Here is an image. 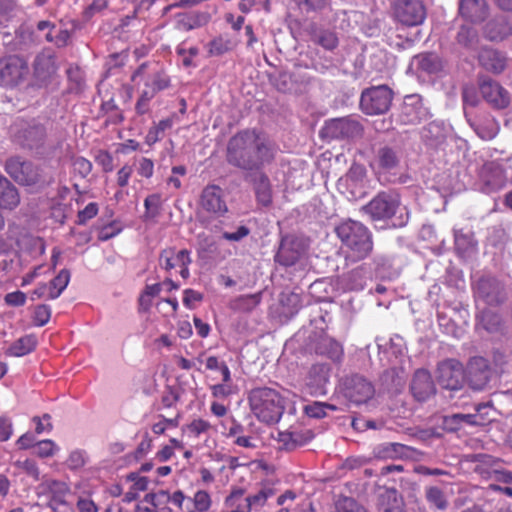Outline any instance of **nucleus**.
Returning <instances> with one entry per match:
<instances>
[{
    "mask_svg": "<svg viewBox=\"0 0 512 512\" xmlns=\"http://www.w3.org/2000/svg\"><path fill=\"white\" fill-rule=\"evenodd\" d=\"M304 250L305 246L301 239L288 235L282 238L275 259L283 266H292L299 260Z\"/></svg>",
    "mask_w": 512,
    "mask_h": 512,
    "instance_id": "obj_15",
    "label": "nucleus"
},
{
    "mask_svg": "<svg viewBox=\"0 0 512 512\" xmlns=\"http://www.w3.org/2000/svg\"><path fill=\"white\" fill-rule=\"evenodd\" d=\"M475 297L488 305H497L504 299L503 287L495 278L483 277L476 283Z\"/></svg>",
    "mask_w": 512,
    "mask_h": 512,
    "instance_id": "obj_16",
    "label": "nucleus"
},
{
    "mask_svg": "<svg viewBox=\"0 0 512 512\" xmlns=\"http://www.w3.org/2000/svg\"><path fill=\"white\" fill-rule=\"evenodd\" d=\"M43 486L51 494L49 505H66L65 497L70 493V487L67 483L60 480L46 479Z\"/></svg>",
    "mask_w": 512,
    "mask_h": 512,
    "instance_id": "obj_31",
    "label": "nucleus"
},
{
    "mask_svg": "<svg viewBox=\"0 0 512 512\" xmlns=\"http://www.w3.org/2000/svg\"><path fill=\"white\" fill-rule=\"evenodd\" d=\"M19 203L20 196L17 188L6 177L0 175V207L13 210Z\"/></svg>",
    "mask_w": 512,
    "mask_h": 512,
    "instance_id": "obj_27",
    "label": "nucleus"
},
{
    "mask_svg": "<svg viewBox=\"0 0 512 512\" xmlns=\"http://www.w3.org/2000/svg\"><path fill=\"white\" fill-rule=\"evenodd\" d=\"M173 121L170 118L159 121L151 127L146 135V143L152 145L162 139L164 132L172 127Z\"/></svg>",
    "mask_w": 512,
    "mask_h": 512,
    "instance_id": "obj_44",
    "label": "nucleus"
},
{
    "mask_svg": "<svg viewBox=\"0 0 512 512\" xmlns=\"http://www.w3.org/2000/svg\"><path fill=\"white\" fill-rule=\"evenodd\" d=\"M374 394V386L362 376L353 375L345 381L344 395L356 405L367 403Z\"/></svg>",
    "mask_w": 512,
    "mask_h": 512,
    "instance_id": "obj_12",
    "label": "nucleus"
},
{
    "mask_svg": "<svg viewBox=\"0 0 512 512\" xmlns=\"http://www.w3.org/2000/svg\"><path fill=\"white\" fill-rule=\"evenodd\" d=\"M428 114L419 95H408L401 105L398 120L404 125L417 124L426 119Z\"/></svg>",
    "mask_w": 512,
    "mask_h": 512,
    "instance_id": "obj_14",
    "label": "nucleus"
},
{
    "mask_svg": "<svg viewBox=\"0 0 512 512\" xmlns=\"http://www.w3.org/2000/svg\"><path fill=\"white\" fill-rule=\"evenodd\" d=\"M15 475H25L34 482L41 479V473L37 462L31 458L17 459L12 463Z\"/></svg>",
    "mask_w": 512,
    "mask_h": 512,
    "instance_id": "obj_32",
    "label": "nucleus"
},
{
    "mask_svg": "<svg viewBox=\"0 0 512 512\" xmlns=\"http://www.w3.org/2000/svg\"><path fill=\"white\" fill-rule=\"evenodd\" d=\"M37 341L34 336L26 335L16 340L6 351L8 356L22 357L32 352Z\"/></svg>",
    "mask_w": 512,
    "mask_h": 512,
    "instance_id": "obj_35",
    "label": "nucleus"
},
{
    "mask_svg": "<svg viewBox=\"0 0 512 512\" xmlns=\"http://www.w3.org/2000/svg\"><path fill=\"white\" fill-rule=\"evenodd\" d=\"M479 61L486 70L493 73H501L506 66V57L493 49H483Z\"/></svg>",
    "mask_w": 512,
    "mask_h": 512,
    "instance_id": "obj_30",
    "label": "nucleus"
},
{
    "mask_svg": "<svg viewBox=\"0 0 512 512\" xmlns=\"http://www.w3.org/2000/svg\"><path fill=\"white\" fill-rule=\"evenodd\" d=\"M248 403L256 419L266 425L278 423L285 410L283 397L270 387L252 389L248 394Z\"/></svg>",
    "mask_w": 512,
    "mask_h": 512,
    "instance_id": "obj_2",
    "label": "nucleus"
},
{
    "mask_svg": "<svg viewBox=\"0 0 512 512\" xmlns=\"http://www.w3.org/2000/svg\"><path fill=\"white\" fill-rule=\"evenodd\" d=\"M366 177V169L362 165L354 164L346 174V184L352 188H358L363 186L364 179Z\"/></svg>",
    "mask_w": 512,
    "mask_h": 512,
    "instance_id": "obj_45",
    "label": "nucleus"
},
{
    "mask_svg": "<svg viewBox=\"0 0 512 512\" xmlns=\"http://www.w3.org/2000/svg\"><path fill=\"white\" fill-rule=\"evenodd\" d=\"M5 170L19 185L41 188L49 183L44 170L30 161L12 157L6 161Z\"/></svg>",
    "mask_w": 512,
    "mask_h": 512,
    "instance_id": "obj_4",
    "label": "nucleus"
},
{
    "mask_svg": "<svg viewBox=\"0 0 512 512\" xmlns=\"http://www.w3.org/2000/svg\"><path fill=\"white\" fill-rule=\"evenodd\" d=\"M410 390L416 400H428L436 392L431 374L425 369L416 370L411 381Z\"/></svg>",
    "mask_w": 512,
    "mask_h": 512,
    "instance_id": "obj_19",
    "label": "nucleus"
},
{
    "mask_svg": "<svg viewBox=\"0 0 512 512\" xmlns=\"http://www.w3.org/2000/svg\"><path fill=\"white\" fill-rule=\"evenodd\" d=\"M273 495V489L265 487L260 489L257 493L247 496L251 510L263 507L267 500Z\"/></svg>",
    "mask_w": 512,
    "mask_h": 512,
    "instance_id": "obj_50",
    "label": "nucleus"
},
{
    "mask_svg": "<svg viewBox=\"0 0 512 512\" xmlns=\"http://www.w3.org/2000/svg\"><path fill=\"white\" fill-rule=\"evenodd\" d=\"M198 205V214L203 220L219 218L228 212L224 191L215 184L203 188Z\"/></svg>",
    "mask_w": 512,
    "mask_h": 512,
    "instance_id": "obj_5",
    "label": "nucleus"
},
{
    "mask_svg": "<svg viewBox=\"0 0 512 512\" xmlns=\"http://www.w3.org/2000/svg\"><path fill=\"white\" fill-rule=\"evenodd\" d=\"M203 300V295L193 289H185L183 291V304L188 309H194L196 303L201 302Z\"/></svg>",
    "mask_w": 512,
    "mask_h": 512,
    "instance_id": "obj_60",
    "label": "nucleus"
},
{
    "mask_svg": "<svg viewBox=\"0 0 512 512\" xmlns=\"http://www.w3.org/2000/svg\"><path fill=\"white\" fill-rule=\"evenodd\" d=\"M28 72L27 63L18 56L0 60V81L4 86L18 85L27 76Z\"/></svg>",
    "mask_w": 512,
    "mask_h": 512,
    "instance_id": "obj_10",
    "label": "nucleus"
},
{
    "mask_svg": "<svg viewBox=\"0 0 512 512\" xmlns=\"http://www.w3.org/2000/svg\"><path fill=\"white\" fill-rule=\"evenodd\" d=\"M418 453L414 448L400 443H385L376 449V455L383 459L412 458Z\"/></svg>",
    "mask_w": 512,
    "mask_h": 512,
    "instance_id": "obj_26",
    "label": "nucleus"
},
{
    "mask_svg": "<svg viewBox=\"0 0 512 512\" xmlns=\"http://www.w3.org/2000/svg\"><path fill=\"white\" fill-rule=\"evenodd\" d=\"M362 131V126L357 120L339 118L327 122L322 133L331 139H353L361 136Z\"/></svg>",
    "mask_w": 512,
    "mask_h": 512,
    "instance_id": "obj_13",
    "label": "nucleus"
},
{
    "mask_svg": "<svg viewBox=\"0 0 512 512\" xmlns=\"http://www.w3.org/2000/svg\"><path fill=\"white\" fill-rule=\"evenodd\" d=\"M476 327L492 336H501L506 329L500 315L490 309H484L478 314Z\"/></svg>",
    "mask_w": 512,
    "mask_h": 512,
    "instance_id": "obj_22",
    "label": "nucleus"
},
{
    "mask_svg": "<svg viewBox=\"0 0 512 512\" xmlns=\"http://www.w3.org/2000/svg\"><path fill=\"white\" fill-rule=\"evenodd\" d=\"M73 168L82 177H86L92 171V164L83 157H77L73 161Z\"/></svg>",
    "mask_w": 512,
    "mask_h": 512,
    "instance_id": "obj_62",
    "label": "nucleus"
},
{
    "mask_svg": "<svg viewBox=\"0 0 512 512\" xmlns=\"http://www.w3.org/2000/svg\"><path fill=\"white\" fill-rule=\"evenodd\" d=\"M257 199L263 205H269L271 203V189L269 179L265 175H261L256 185Z\"/></svg>",
    "mask_w": 512,
    "mask_h": 512,
    "instance_id": "obj_47",
    "label": "nucleus"
},
{
    "mask_svg": "<svg viewBox=\"0 0 512 512\" xmlns=\"http://www.w3.org/2000/svg\"><path fill=\"white\" fill-rule=\"evenodd\" d=\"M51 317V308L48 305H38L34 311V322L37 326H44Z\"/></svg>",
    "mask_w": 512,
    "mask_h": 512,
    "instance_id": "obj_57",
    "label": "nucleus"
},
{
    "mask_svg": "<svg viewBox=\"0 0 512 512\" xmlns=\"http://www.w3.org/2000/svg\"><path fill=\"white\" fill-rule=\"evenodd\" d=\"M13 434L12 420L7 416L0 417V442L8 441Z\"/></svg>",
    "mask_w": 512,
    "mask_h": 512,
    "instance_id": "obj_61",
    "label": "nucleus"
},
{
    "mask_svg": "<svg viewBox=\"0 0 512 512\" xmlns=\"http://www.w3.org/2000/svg\"><path fill=\"white\" fill-rule=\"evenodd\" d=\"M400 205L398 194L391 191L378 193L363 210L374 221L386 220L393 217Z\"/></svg>",
    "mask_w": 512,
    "mask_h": 512,
    "instance_id": "obj_7",
    "label": "nucleus"
},
{
    "mask_svg": "<svg viewBox=\"0 0 512 512\" xmlns=\"http://www.w3.org/2000/svg\"><path fill=\"white\" fill-rule=\"evenodd\" d=\"M437 380L441 387L448 390H459L464 383V369L460 362L449 359L439 364Z\"/></svg>",
    "mask_w": 512,
    "mask_h": 512,
    "instance_id": "obj_11",
    "label": "nucleus"
},
{
    "mask_svg": "<svg viewBox=\"0 0 512 512\" xmlns=\"http://www.w3.org/2000/svg\"><path fill=\"white\" fill-rule=\"evenodd\" d=\"M425 495L431 506L439 510H445L448 507L447 498L440 488L435 486L428 487L425 491Z\"/></svg>",
    "mask_w": 512,
    "mask_h": 512,
    "instance_id": "obj_42",
    "label": "nucleus"
},
{
    "mask_svg": "<svg viewBox=\"0 0 512 512\" xmlns=\"http://www.w3.org/2000/svg\"><path fill=\"white\" fill-rule=\"evenodd\" d=\"M147 65L144 63L133 73L132 80L136 81L138 77H143L145 87L153 90L155 94L166 89L170 85V79L163 70H153L145 73Z\"/></svg>",
    "mask_w": 512,
    "mask_h": 512,
    "instance_id": "obj_21",
    "label": "nucleus"
},
{
    "mask_svg": "<svg viewBox=\"0 0 512 512\" xmlns=\"http://www.w3.org/2000/svg\"><path fill=\"white\" fill-rule=\"evenodd\" d=\"M476 37L475 31L470 27H461L457 34V40L460 44L464 46H469L472 44L473 40Z\"/></svg>",
    "mask_w": 512,
    "mask_h": 512,
    "instance_id": "obj_64",
    "label": "nucleus"
},
{
    "mask_svg": "<svg viewBox=\"0 0 512 512\" xmlns=\"http://www.w3.org/2000/svg\"><path fill=\"white\" fill-rule=\"evenodd\" d=\"M474 461L477 463L475 472L486 479L492 478L499 466V461L487 454L475 455Z\"/></svg>",
    "mask_w": 512,
    "mask_h": 512,
    "instance_id": "obj_34",
    "label": "nucleus"
},
{
    "mask_svg": "<svg viewBox=\"0 0 512 512\" xmlns=\"http://www.w3.org/2000/svg\"><path fill=\"white\" fill-rule=\"evenodd\" d=\"M491 370L483 357H474L468 365V381L472 389L483 390L490 381Z\"/></svg>",
    "mask_w": 512,
    "mask_h": 512,
    "instance_id": "obj_18",
    "label": "nucleus"
},
{
    "mask_svg": "<svg viewBox=\"0 0 512 512\" xmlns=\"http://www.w3.org/2000/svg\"><path fill=\"white\" fill-rule=\"evenodd\" d=\"M480 92L483 98L495 108H505L510 102L509 93L496 81L483 80L480 84Z\"/></svg>",
    "mask_w": 512,
    "mask_h": 512,
    "instance_id": "obj_20",
    "label": "nucleus"
},
{
    "mask_svg": "<svg viewBox=\"0 0 512 512\" xmlns=\"http://www.w3.org/2000/svg\"><path fill=\"white\" fill-rule=\"evenodd\" d=\"M233 48L231 40L218 37L213 39L208 44V52L212 56H220Z\"/></svg>",
    "mask_w": 512,
    "mask_h": 512,
    "instance_id": "obj_49",
    "label": "nucleus"
},
{
    "mask_svg": "<svg viewBox=\"0 0 512 512\" xmlns=\"http://www.w3.org/2000/svg\"><path fill=\"white\" fill-rule=\"evenodd\" d=\"M339 512H368L363 506L359 505L353 498L344 497L337 503Z\"/></svg>",
    "mask_w": 512,
    "mask_h": 512,
    "instance_id": "obj_55",
    "label": "nucleus"
},
{
    "mask_svg": "<svg viewBox=\"0 0 512 512\" xmlns=\"http://www.w3.org/2000/svg\"><path fill=\"white\" fill-rule=\"evenodd\" d=\"M277 149L265 136L255 130H244L228 142L226 158L229 164L242 170H260L273 161Z\"/></svg>",
    "mask_w": 512,
    "mask_h": 512,
    "instance_id": "obj_1",
    "label": "nucleus"
},
{
    "mask_svg": "<svg viewBox=\"0 0 512 512\" xmlns=\"http://www.w3.org/2000/svg\"><path fill=\"white\" fill-rule=\"evenodd\" d=\"M447 424L455 425H479L481 422L478 420L476 414H453L446 418Z\"/></svg>",
    "mask_w": 512,
    "mask_h": 512,
    "instance_id": "obj_53",
    "label": "nucleus"
},
{
    "mask_svg": "<svg viewBox=\"0 0 512 512\" xmlns=\"http://www.w3.org/2000/svg\"><path fill=\"white\" fill-rule=\"evenodd\" d=\"M60 447L51 439L37 441L34 448V454L39 458H51L58 454Z\"/></svg>",
    "mask_w": 512,
    "mask_h": 512,
    "instance_id": "obj_41",
    "label": "nucleus"
},
{
    "mask_svg": "<svg viewBox=\"0 0 512 512\" xmlns=\"http://www.w3.org/2000/svg\"><path fill=\"white\" fill-rule=\"evenodd\" d=\"M191 263L190 252L186 249L177 251L175 248H167L159 255V266L165 271Z\"/></svg>",
    "mask_w": 512,
    "mask_h": 512,
    "instance_id": "obj_23",
    "label": "nucleus"
},
{
    "mask_svg": "<svg viewBox=\"0 0 512 512\" xmlns=\"http://www.w3.org/2000/svg\"><path fill=\"white\" fill-rule=\"evenodd\" d=\"M378 512H406L402 496L394 488H386L379 494Z\"/></svg>",
    "mask_w": 512,
    "mask_h": 512,
    "instance_id": "obj_25",
    "label": "nucleus"
},
{
    "mask_svg": "<svg viewBox=\"0 0 512 512\" xmlns=\"http://www.w3.org/2000/svg\"><path fill=\"white\" fill-rule=\"evenodd\" d=\"M276 440L281 444V448L286 450H292L301 444L299 434L288 431H279Z\"/></svg>",
    "mask_w": 512,
    "mask_h": 512,
    "instance_id": "obj_52",
    "label": "nucleus"
},
{
    "mask_svg": "<svg viewBox=\"0 0 512 512\" xmlns=\"http://www.w3.org/2000/svg\"><path fill=\"white\" fill-rule=\"evenodd\" d=\"M393 94L385 85L371 87L362 92L360 106L368 115L383 114L390 108Z\"/></svg>",
    "mask_w": 512,
    "mask_h": 512,
    "instance_id": "obj_6",
    "label": "nucleus"
},
{
    "mask_svg": "<svg viewBox=\"0 0 512 512\" xmlns=\"http://www.w3.org/2000/svg\"><path fill=\"white\" fill-rule=\"evenodd\" d=\"M279 302L282 306V313L286 316L294 315L301 307V299L299 294L293 292L281 293Z\"/></svg>",
    "mask_w": 512,
    "mask_h": 512,
    "instance_id": "obj_40",
    "label": "nucleus"
},
{
    "mask_svg": "<svg viewBox=\"0 0 512 512\" xmlns=\"http://www.w3.org/2000/svg\"><path fill=\"white\" fill-rule=\"evenodd\" d=\"M481 190L486 194L496 193L507 185V175L502 163L486 162L480 171Z\"/></svg>",
    "mask_w": 512,
    "mask_h": 512,
    "instance_id": "obj_9",
    "label": "nucleus"
},
{
    "mask_svg": "<svg viewBox=\"0 0 512 512\" xmlns=\"http://www.w3.org/2000/svg\"><path fill=\"white\" fill-rule=\"evenodd\" d=\"M327 409L335 411L337 408L334 405L323 402H313L304 407L307 416L317 419L325 417L327 415Z\"/></svg>",
    "mask_w": 512,
    "mask_h": 512,
    "instance_id": "obj_48",
    "label": "nucleus"
},
{
    "mask_svg": "<svg viewBox=\"0 0 512 512\" xmlns=\"http://www.w3.org/2000/svg\"><path fill=\"white\" fill-rule=\"evenodd\" d=\"M210 20L207 12H196L189 17L188 29H194L206 25Z\"/></svg>",
    "mask_w": 512,
    "mask_h": 512,
    "instance_id": "obj_63",
    "label": "nucleus"
},
{
    "mask_svg": "<svg viewBox=\"0 0 512 512\" xmlns=\"http://www.w3.org/2000/svg\"><path fill=\"white\" fill-rule=\"evenodd\" d=\"M392 9L395 20L408 27L421 25L426 19V8L420 0H395Z\"/></svg>",
    "mask_w": 512,
    "mask_h": 512,
    "instance_id": "obj_8",
    "label": "nucleus"
},
{
    "mask_svg": "<svg viewBox=\"0 0 512 512\" xmlns=\"http://www.w3.org/2000/svg\"><path fill=\"white\" fill-rule=\"evenodd\" d=\"M70 281V272L67 269H62L58 275L53 278L49 283L48 299H57L62 292L66 289Z\"/></svg>",
    "mask_w": 512,
    "mask_h": 512,
    "instance_id": "obj_39",
    "label": "nucleus"
},
{
    "mask_svg": "<svg viewBox=\"0 0 512 512\" xmlns=\"http://www.w3.org/2000/svg\"><path fill=\"white\" fill-rule=\"evenodd\" d=\"M57 71V65L54 55L45 51L38 54L34 60V75L40 82H45L52 78Z\"/></svg>",
    "mask_w": 512,
    "mask_h": 512,
    "instance_id": "obj_24",
    "label": "nucleus"
},
{
    "mask_svg": "<svg viewBox=\"0 0 512 512\" xmlns=\"http://www.w3.org/2000/svg\"><path fill=\"white\" fill-rule=\"evenodd\" d=\"M335 231L342 243L349 249L351 257L361 260L371 253L372 236L362 223L347 220L339 224Z\"/></svg>",
    "mask_w": 512,
    "mask_h": 512,
    "instance_id": "obj_3",
    "label": "nucleus"
},
{
    "mask_svg": "<svg viewBox=\"0 0 512 512\" xmlns=\"http://www.w3.org/2000/svg\"><path fill=\"white\" fill-rule=\"evenodd\" d=\"M313 42L322 46L326 50H333L338 46L336 34L329 30H320L313 35Z\"/></svg>",
    "mask_w": 512,
    "mask_h": 512,
    "instance_id": "obj_43",
    "label": "nucleus"
},
{
    "mask_svg": "<svg viewBox=\"0 0 512 512\" xmlns=\"http://www.w3.org/2000/svg\"><path fill=\"white\" fill-rule=\"evenodd\" d=\"M297 5L306 12H318L328 5V0H295Z\"/></svg>",
    "mask_w": 512,
    "mask_h": 512,
    "instance_id": "obj_56",
    "label": "nucleus"
},
{
    "mask_svg": "<svg viewBox=\"0 0 512 512\" xmlns=\"http://www.w3.org/2000/svg\"><path fill=\"white\" fill-rule=\"evenodd\" d=\"M189 501L191 505L186 506V512H208L212 506L210 493L202 489L197 490Z\"/></svg>",
    "mask_w": 512,
    "mask_h": 512,
    "instance_id": "obj_36",
    "label": "nucleus"
},
{
    "mask_svg": "<svg viewBox=\"0 0 512 512\" xmlns=\"http://www.w3.org/2000/svg\"><path fill=\"white\" fill-rule=\"evenodd\" d=\"M414 64L418 70L430 75H438L444 69L442 59L434 53H426L416 56L414 58Z\"/></svg>",
    "mask_w": 512,
    "mask_h": 512,
    "instance_id": "obj_29",
    "label": "nucleus"
},
{
    "mask_svg": "<svg viewBox=\"0 0 512 512\" xmlns=\"http://www.w3.org/2000/svg\"><path fill=\"white\" fill-rule=\"evenodd\" d=\"M459 10L463 17L478 22L485 19L487 5L485 0H461Z\"/></svg>",
    "mask_w": 512,
    "mask_h": 512,
    "instance_id": "obj_28",
    "label": "nucleus"
},
{
    "mask_svg": "<svg viewBox=\"0 0 512 512\" xmlns=\"http://www.w3.org/2000/svg\"><path fill=\"white\" fill-rule=\"evenodd\" d=\"M455 249L461 256H468L476 250V241L471 231L454 230Z\"/></svg>",
    "mask_w": 512,
    "mask_h": 512,
    "instance_id": "obj_33",
    "label": "nucleus"
},
{
    "mask_svg": "<svg viewBox=\"0 0 512 512\" xmlns=\"http://www.w3.org/2000/svg\"><path fill=\"white\" fill-rule=\"evenodd\" d=\"M376 164L378 169L390 171L399 164L397 153L390 147H382L378 150Z\"/></svg>",
    "mask_w": 512,
    "mask_h": 512,
    "instance_id": "obj_38",
    "label": "nucleus"
},
{
    "mask_svg": "<svg viewBox=\"0 0 512 512\" xmlns=\"http://www.w3.org/2000/svg\"><path fill=\"white\" fill-rule=\"evenodd\" d=\"M32 421L36 424L35 432L37 434H42L44 432L49 433L53 429L51 416L49 414H44L42 417L35 416L32 418Z\"/></svg>",
    "mask_w": 512,
    "mask_h": 512,
    "instance_id": "obj_59",
    "label": "nucleus"
},
{
    "mask_svg": "<svg viewBox=\"0 0 512 512\" xmlns=\"http://www.w3.org/2000/svg\"><path fill=\"white\" fill-rule=\"evenodd\" d=\"M137 173L145 178H151L154 173V162L146 157H140L135 160Z\"/></svg>",
    "mask_w": 512,
    "mask_h": 512,
    "instance_id": "obj_54",
    "label": "nucleus"
},
{
    "mask_svg": "<svg viewBox=\"0 0 512 512\" xmlns=\"http://www.w3.org/2000/svg\"><path fill=\"white\" fill-rule=\"evenodd\" d=\"M88 462V454L83 449L72 450L66 460V465L70 470H79Z\"/></svg>",
    "mask_w": 512,
    "mask_h": 512,
    "instance_id": "obj_46",
    "label": "nucleus"
},
{
    "mask_svg": "<svg viewBox=\"0 0 512 512\" xmlns=\"http://www.w3.org/2000/svg\"><path fill=\"white\" fill-rule=\"evenodd\" d=\"M366 274L363 267L352 270L348 275V287L351 290H362L366 284Z\"/></svg>",
    "mask_w": 512,
    "mask_h": 512,
    "instance_id": "obj_51",
    "label": "nucleus"
},
{
    "mask_svg": "<svg viewBox=\"0 0 512 512\" xmlns=\"http://www.w3.org/2000/svg\"><path fill=\"white\" fill-rule=\"evenodd\" d=\"M14 132L16 141L24 147L34 148L42 143L45 138V128L36 122H25L17 125Z\"/></svg>",
    "mask_w": 512,
    "mask_h": 512,
    "instance_id": "obj_17",
    "label": "nucleus"
},
{
    "mask_svg": "<svg viewBox=\"0 0 512 512\" xmlns=\"http://www.w3.org/2000/svg\"><path fill=\"white\" fill-rule=\"evenodd\" d=\"M161 198L157 194H152L148 196L144 201V206L146 209V217L153 218L155 217L160 208Z\"/></svg>",
    "mask_w": 512,
    "mask_h": 512,
    "instance_id": "obj_58",
    "label": "nucleus"
},
{
    "mask_svg": "<svg viewBox=\"0 0 512 512\" xmlns=\"http://www.w3.org/2000/svg\"><path fill=\"white\" fill-rule=\"evenodd\" d=\"M262 293L241 295L233 299L230 303V307L239 312H251L261 302Z\"/></svg>",
    "mask_w": 512,
    "mask_h": 512,
    "instance_id": "obj_37",
    "label": "nucleus"
}]
</instances>
